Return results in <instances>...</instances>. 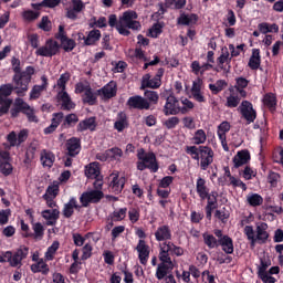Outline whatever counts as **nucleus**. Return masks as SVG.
Returning <instances> with one entry per match:
<instances>
[{
  "mask_svg": "<svg viewBox=\"0 0 283 283\" xmlns=\"http://www.w3.org/2000/svg\"><path fill=\"white\" fill-rule=\"evenodd\" d=\"M56 196H59V181H54L48 187L43 198H56Z\"/></svg>",
  "mask_w": 283,
  "mask_h": 283,
  "instance_id": "55",
  "label": "nucleus"
},
{
  "mask_svg": "<svg viewBox=\"0 0 283 283\" xmlns=\"http://www.w3.org/2000/svg\"><path fill=\"white\" fill-rule=\"evenodd\" d=\"M75 209H78V201H76V198H71L70 201L64 205V209H63L64 218H72Z\"/></svg>",
  "mask_w": 283,
  "mask_h": 283,
  "instance_id": "40",
  "label": "nucleus"
},
{
  "mask_svg": "<svg viewBox=\"0 0 283 283\" xmlns=\"http://www.w3.org/2000/svg\"><path fill=\"white\" fill-rule=\"evenodd\" d=\"M251 160V154L249 150H241L238 151L237 155L233 157L234 167H242V165H247Z\"/></svg>",
  "mask_w": 283,
  "mask_h": 283,
  "instance_id": "33",
  "label": "nucleus"
},
{
  "mask_svg": "<svg viewBox=\"0 0 283 283\" xmlns=\"http://www.w3.org/2000/svg\"><path fill=\"white\" fill-rule=\"evenodd\" d=\"M208 199V203L206 207V216L208 218V220H211V213L213 211V209H216L218 207V193L217 192H211L207 196Z\"/></svg>",
  "mask_w": 283,
  "mask_h": 283,
  "instance_id": "30",
  "label": "nucleus"
},
{
  "mask_svg": "<svg viewBox=\"0 0 283 283\" xmlns=\"http://www.w3.org/2000/svg\"><path fill=\"white\" fill-rule=\"evenodd\" d=\"M269 224L265 222L256 223V242L260 244H265L266 240H269Z\"/></svg>",
  "mask_w": 283,
  "mask_h": 283,
  "instance_id": "25",
  "label": "nucleus"
},
{
  "mask_svg": "<svg viewBox=\"0 0 283 283\" xmlns=\"http://www.w3.org/2000/svg\"><path fill=\"white\" fill-rule=\"evenodd\" d=\"M136 251L138 253V260L140 264L145 266L147 262H149V245L147 244V242H145V240L142 239L137 243Z\"/></svg>",
  "mask_w": 283,
  "mask_h": 283,
  "instance_id": "14",
  "label": "nucleus"
},
{
  "mask_svg": "<svg viewBox=\"0 0 283 283\" xmlns=\"http://www.w3.org/2000/svg\"><path fill=\"white\" fill-rule=\"evenodd\" d=\"M125 218H127V208L117 209L112 213V220L114 222H120Z\"/></svg>",
  "mask_w": 283,
  "mask_h": 283,
  "instance_id": "57",
  "label": "nucleus"
},
{
  "mask_svg": "<svg viewBox=\"0 0 283 283\" xmlns=\"http://www.w3.org/2000/svg\"><path fill=\"white\" fill-rule=\"evenodd\" d=\"M249 66L251 70H258L260 67V50L253 49L252 55L249 61Z\"/></svg>",
  "mask_w": 283,
  "mask_h": 283,
  "instance_id": "49",
  "label": "nucleus"
},
{
  "mask_svg": "<svg viewBox=\"0 0 283 283\" xmlns=\"http://www.w3.org/2000/svg\"><path fill=\"white\" fill-rule=\"evenodd\" d=\"M59 53V43L54 40H48L44 45L35 51L36 56L52 57Z\"/></svg>",
  "mask_w": 283,
  "mask_h": 283,
  "instance_id": "7",
  "label": "nucleus"
},
{
  "mask_svg": "<svg viewBox=\"0 0 283 283\" xmlns=\"http://www.w3.org/2000/svg\"><path fill=\"white\" fill-rule=\"evenodd\" d=\"M137 169L139 171H145V169H150L154 174L158 171V164L156 163V155L154 153H145V149L140 148L137 150Z\"/></svg>",
  "mask_w": 283,
  "mask_h": 283,
  "instance_id": "3",
  "label": "nucleus"
},
{
  "mask_svg": "<svg viewBox=\"0 0 283 283\" xmlns=\"http://www.w3.org/2000/svg\"><path fill=\"white\" fill-rule=\"evenodd\" d=\"M103 98H112L116 96V83L109 82L102 90L97 91Z\"/></svg>",
  "mask_w": 283,
  "mask_h": 283,
  "instance_id": "38",
  "label": "nucleus"
},
{
  "mask_svg": "<svg viewBox=\"0 0 283 283\" xmlns=\"http://www.w3.org/2000/svg\"><path fill=\"white\" fill-rule=\"evenodd\" d=\"M101 40V31L99 30H92L88 32L87 38L85 39L86 45H94L96 41Z\"/></svg>",
  "mask_w": 283,
  "mask_h": 283,
  "instance_id": "54",
  "label": "nucleus"
},
{
  "mask_svg": "<svg viewBox=\"0 0 283 283\" xmlns=\"http://www.w3.org/2000/svg\"><path fill=\"white\" fill-rule=\"evenodd\" d=\"M212 67H213V64H210V63L200 64L199 61H192L190 64V70L192 74H195L196 76H202L205 72H209V70H211Z\"/></svg>",
  "mask_w": 283,
  "mask_h": 283,
  "instance_id": "26",
  "label": "nucleus"
},
{
  "mask_svg": "<svg viewBox=\"0 0 283 283\" xmlns=\"http://www.w3.org/2000/svg\"><path fill=\"white\" fill-rule=\"evenodd\" d=\"M40 160H41L43 167L50 168L54 165L56 157L54 156V153L44 149L40 154Z\"/></svg>",
  "mask_w": 283,
  "mask_h": 283,
  "instance_id": "34",
  "label": "nucleus"
},
{
  "mask_svg": "<svg viewBox=\"0 0 283 283\" xmlns=\"http://www.w3.org/2000/svg\"><path fill=\"white\" fill-rule=\"evenodd\" d=\"M48 90V80L43 77V84L42 85H34L33 88L30 92V99L36 101Z\"/></svg>",
  "mask_w": 283,
  "mask_h": 283,
  "instance_id": "39",
  "label": "nucleus"
},
{
  "mask_svg": "<svg viewBox=\"0 0 283 283\" xmlns=\"http://www.w3.org/2000/svg\"><path fill=\"white\" fill-rule=\"evenodd\" d=\"M186 154H188L189 156H191V158L193 160H200V146L196 147V146H188L186 148Z\"/></svg>",
  "mask_w": 283,
  "mask_h": 283,
  "instance_id": "59",
  "label": "nucleus"
},
{
  "mask_svg": "<svg viewBox=\"0 0 283 283\" xmlns=\"http://www.w3.org/2000/svg\"><path fill=\"white\" fill-rule=\"evenodd\" d=\"M14 107H17L19 111H21L23 114H25L30 120V123H38L39 119L36 118V115H34V108L29 106L23 98H15L14 101Z\"/></svg>",
  "mask_w": 283,
  "mask_h": 283,
  "instance_id": "10",
  "label": "nucleus"
},
{
  "mask_svg": "<svg viewBox=\"0 0 283 283\" xmlns=\"http://www.w3.org/2000/svg\"><path fill=\"white\" fill-rule=\"evenodd\" d=\"M61 120H63V113H55L53 115L51 125L44 128V134H52V132H55L56 127L61 125Z\"/></svg>",
  "mask_w": 283,
  "mask_h": 283,
  "instance_id": "43",
  "label": "nucleus"
},
{
  "mask_svg": "<svg viewBox=\"0 0 283 283\" xmlns=\"http://www.w3.org/2000/svg\"><path fill=\"white\" fill-rule=\"evenodd\" d=\"M33 231H34V238L36 240H41V238H43V224H41L40 222L33 223Z\"/></svg>",
  "mask_w": 283,
  "mask_h": 283,
  "instance_id": "63",
  "label": "nucleus"
},
{
  "mask_svg": "<svg viewBox=\"0 0 283 283\" xmlns=\"http://www.w3.org/2000/svg\"><path fill=\"white\" fill-rule=\"evenodd\" d=\"M263 104L269 107V109H273L277 105V98L275 94L268 93L263 96Z\"/></svg>",
  "mask_w": 283,
  "mask_h": 283,
  "instance_id": "51",
  "label": "nucleus"
},
{
  "mask_svg": "<svg viewBox=\"0 0 283 283\" xmlns=\"http://www.w3.org/2000/svg\"><path fill=\"white\" fill-rule=\"evenodd\" d=\"M10 94H12V86L10 84L0 87V116L8 114L10 111V106L12 105V101L8 98Z\"/></svg>",
  "mask_w": 283,
  "mask_h": 283,
  "instance_id": "5",
  "label": "nucleus"
},
{
  "mask_svg": "<svg viewBox=\"0 0 283 283\" xmlns=\"http://www.w3.org/2000/svg\"><path fill=\"white\" fill-rule=\"evenodd\" d=\"M169 269L174 268H169V265H167L166 263H159L156 270L157 280H165V277L167 276V271H169Z\"/></svg>",
  "mask_w": 283,
  "mask_h": 283,
  "instance_id": "56",
  "label": "nucleus"
},
{
  "mask_svg": "<svg viewBox=\"0 0 283 283\" xmlns=\"http://www.w3.org/2000/svg\"><path fill=\"white\" fill-rule=\"evenodd\" d=\"M30 76L15 74L13 76L14 90L18 96H25L28 85H30Z\"/></svg>",
  "mask_w": 283,
  "mask_h": 283,
  "instance_id": "9",
  "label": "nucleus"
},
{
  "mask_svg": "<svg viewBox=\"0 0 283 283\" xmlns=\"http://www.w3.org/2000/svg\"><path fill=\"white\" fill-rule=\"evenodd\" d=\"M224 87H227V81L224 80H219L214 84H209V90L212 94H220Z\"/></svg>",
  "mask_w": 283,
  "mask_h": 283,
  "instance_id": "52",
  "label": "nucleus"
},
{
  "mask_svg": "<svg viewBox=\"0 0 283 283\" xmlns=\"http://www.w3.org/2000/svg\"><path fill=\"white\" fill-rule=\"evenodd\" d=\"M46 260L40 259L31 265L32 273H42V275H48L50 273V265H48Z\"/></svg>",
  "mask_w": 283,
  "mask_h": 283,
  "instance_id": "31",
  "label": "nucleus"
},
{
  "mask_svg": "<svg viewBox=\"0 0 283 283\" xmlns=\"http://www.w3.org/2000/svg\"><path fill=\"white\" fill-rule=\"evenodd\" d=\"M244 233H245L248 240H250V242H252V244H255V242H256V233H255V230H253V227L245 226Z\"/></svg>",
  "mask_w": 283,
  "mask_h": 283,
  "instance_id": "61",
  "label": "nucleus"
},
{
  "mask_svg": "<svg viewBox=\"0 0 283 283\" xmlns=\"http://www.w3.org/2000/svg\"><path fill=\"white\" fill-rule=\"evenodd\" d=\"M178 23L180 25H196V23H198V15L193 13L191 14L182 13L178 19Z\"/></svg>",
  "mask_w": 283,
  "mask_h": 283,
  "instance_id": "44",
  "label": "nucleus"
},
{
  "mask_svg": "<svg viewBox=\"0 0 283 283\" xmlns=\"http://www.w3.org/2000/svg\"><path fill=\"white\" fill-rule=\"evenodd\" d=\"M245 200L250 207H260L262 202H264V199L262 196L255 193V192H250L247 195Z\"/></svg>",
  "mask_w": 283,
  "mask_h": 283,
  "instance_id": "46",
  "label": "nucleus"
},
{
  "mask_svg": "<svg viewBox=\"0 0 283 283\" xmlns=\"http://www.w3.org/2000/svg\"><path fill=\"white\" fill-rule=\"evenodd\" d=\"M127 127H129V122L127 120V114L123 112L118 113L114 123V129L120 133V132H125Z\"/></svg>",
  "mask_w": 283,
  "mask_h": 283,
  "instance_id": "29",
  "label": "nucleus"
},
{
  "mask_svg": "<svg viewBox=\"0 0 283 283\" xmlns=\"http://www.w3.org/2000/svg\"><path fill=\"white\" fill-rule=\"evenodd\" d=\"M59 209L43 210L41 212L42 218L45 220L48 227H54L60 216Z\"/></svg>",
  "mask_w": 283,
  "mask_h": 283,
  "instance_id": "24",
  "label": "nucleus"
},
{
  "mask_svg": "<svg viewBox=\"0 0 283 283\" xmlns=\"http://www.w3.org/2000/svg\"><path fill=\"white\" fill-rule=\"evenodd\" d=\"M224 184L228 187H240L242 188L243 191H247V184H243L242 180H240V178H235L231 175V171H229V169L226 170L224 175Z\"/></svg>",
  "mask_w": 283,
  "mask_h": 283,
  "instance_id": "22",
  "label": "nucleus"
},
{
  "mask_svg": "<svg viewBox=\"0 0 283 283\" xmlns=\"http://www.w3.org/2000/svg\"><path fill=\"white\" fill-rule=\"evenodd\" d=\"M103 198V191L101 190H91L83 192L80 202H82V207H87L90 202H98Z\"/></svg>",
  "mask_w": 283,
  "mask_h": 283,
  "instance_id": "13",
  "label": "nucleus"
},
{
  "mask_svg": "<svg viewBox=\"0 0 283 283\" xmlns=\"http://www.w3.org/2000/svg\"><path fill=\"white\" fill-rule=\"evenodd\" d=\"M258 30L259 32H261V34H269V33H277L280 32V27H277V24L275 23H269V22H262L259 23L258 25Z\"/></svg>",
  "mask_w": 283,
  "mask_h": 283,
  "instance_id": "41",
  "label": "nucleus"
},
{
  "mask_svg": "<svg viewBox=\"0 0 283 283\" xmlns=\"http://www.w3.org/2000/svg\"><path fill=\"white\" fill-rule=\"evenodd\" d=\"M138 19V13L136 11L128 10L123 13L119 18V22L116 24V30L122 34V36H129L130 32L128 30H140V22L136 21ZM128 28V30H127Z\"/></svg>",
  "mask_w": 283,
  "mask_h": 283,
  "instance_id": "1",
  "label": "nucleus"
},
{
  "mask_svg": "<svg viewBox=\"0 0 283 283\" xmlns=\"http://www.w3.org/2000/svg\"><path fill=\"white\" fill-rule=\"evenodd\" d=\"M56 251H59V241H54L46 250L44 254V259L46 262H52L54 260V255H56Z\"/></svg>",
  "mask_w": 283,
  "mask_h": 283,
  "instance_id": "47",
  "label": "nucleus"
},
{
  "mask_svg": "<svg viewBox=\"0 0 283 283\" xmlns=\"http://www.w3.org/2000/svg\"><path fill=\"white\" fill-rule=\"evenodd\" d=\"M159 260L161 264H167L169 265L170 269H174V262H171V256L169 255H182L185 253V250L180 247H176L174 242H163L159 245Z\"/></svg>",
  "mask_w": 283,
  "mask_h": 283,
  "instance_id": "2",
  "label": "nucleus"
},
{
  "mask_svg": "<svg viewBox=\"0 0 283 283\" xmlns=\"http://www.w3.org/2000/svg\"><path fill=\"white\" fill-rule=\"evenodd\" d=\"M196 191L201 200H207L209 196V188H207V180L199 177L196 182Z\"/></svg>",
  "mask_w": 283,
  "mask_h": 283,
  "instance_id": "32",
  "label": "nucleus"
},
{
  "mask_svg": "<svg viewBox=\"0 0 283 283\" xmlns=\"http://www.w3.org/2000/svg\"><path fill=\"white\" fill-rule=\"evenodd\" d=\"M7 140L11 147H19V145H21V143H25V140H28V130L23 129L18 135H17V133L11 132L7 136Z\"/></svg>",
  "mask_w": 283,
  "mask_h": 283,
  "instance_id": "17",
  "label": "nucleus"
},
{
  "mask_svg": "<svg viewBox=\"0 0 283 283\" xmlns=\"http://www.w3.org/2000/svg\"><path fill=\"white\" fill-rule=\"evenodd\" d=\"M166 6L168 8L180 10V8H185V6H187V0H166Z\"/></svg>",
  "mask_w": 283,
  "mask_h": 283,
  "instance_id": "60",
  "label": "nucleus"
},
{
  "mask_svg": "<svg viewBox=\"0 0 283 283\" xmlns=\"http://www.w3.org/2000/svg\"><path fill=\"white\" fill-rule=\"evenodd\" d=\"M75 94H82L83 103H87V105H96V97L98 93L92 90L90 83L80 82L75 85Z\"/></svg>",
  "mask_w": 283,
  "mask_h": 283,
  "instance_id": "4",
  "label": "nucleus"
},
{
  "mask_svg": "<svg viewBox=\"0 0 283 283\" xmlns=\"http://www.w3.org/2000/svg\"><path fill=\"white\" fill-rule=\"evenodd\" d=\"M199 160L202 171H207L209 165L213 163V149L209 146H200Z\"/></svg>",
  "mask_w": 283,
  "mask_h": 283,
  "instance_id": "8",
  "label": "nucleus"
},
{
  "mask_svg": "<svg viewBox=\"0 0 283 283\" xmlns=\"http://www.w3.org/2000/svg\"><path fill=\"white\" fill-rule=\"evenodd\" d=\"M94 132L96 129V118L90 117L78 123L77 132Z\"/></svg>",
  "mask_w": 283,
  "mask_h": 283,
  "instance_id": "35",
  "label": "nucleus"
},
{
  "mask_svg": "<svg viewBox=\"0 0 283 283\" xmlns=\"http://www.w3.org/2000/svg\"><path fill=\"white\" fill-rule=\"evenodd\" d=\"M157 242H171V229L169 226H160L155 231Z\"/></svg>",
  "mask_w": 283,
  "mask_h": 283,
  "instance_id": "23",
  "label": "nucleus"
},
{
  "mask_svg": "<svg viewBox=\"0 0 283 283\" xmlns=\"http://www.w3.org/2000/svg\"><path fill=\"white\" fill-rule=\"evenodd\" d=\"M85 176L86 178L96 180L94 182L95 189H101V187H103V178L101 177V167H98V163H91L88 166H86Z\"/></svg>",
  "mask_w": 283,
  "mask_h": 283,
  "instance_id": "6",
  "label": "nucleus"
},
{
  "mask_svg": "<svg viewBox=\"0 0 283 283\" xmlns=\"http://www.w3.org/2000/svg\"><path fill=\"white\" fill-rule=\"evenodd\" d=\"M61 41V45L63 48V50H65V52H72V50H74V48H76V42L72 39L63 38Z\"/></svg>",
  "mask_w": 283,
  "mask_h": 283,
  "instance_id": "58",
  "label": "nucleus"
},
{
  "mask_svg": "<svg viewBox=\"0 0 283 283\" xmlns=\"http://www.w3.org/2000/svg\"><path fill=\"white\" fill-rule=\"evenodd\" d=\"M66 149L69 151V156L78 155L81 151V142L76 137L69 139L66 143Z\"/></svg>",
  "mask_w": 283,
  "mask_h": 283,
  "instance_id": "37",
  "label": "nucleus"
},
{
  "mask_svg": "<svg viewBox=\"0 0 283 283\" xmlns=\"http://www.w3.org/2000/svg\"><path fill=\"white\" fill-rule=\"evenodd\" d=\"M0 171L3 176L12 174V164H10V154L8 151L0 153Z\"/></svg>",
  "mask_w": 283,
  "mask_h": 283,
  "instance_id": "21",
  "label": "nucleus"
},
{
  "mask_svg": "<svg viewBox=\"0 0 283 283\" xmlns=\"http://www.w3.org/2000/svg\"><path fill=\"white\" fill-rule=\"evenodd\" d=\"M259 276L262 280V282H264V283H274L275 282V277L269 275V273H266L262 269L259 271Z\"/></svg>",
  "mask_w": 283,
  "mask_h": 283,
  "instance_id": "64",
  "label": "nucleus"
},
{
  "mask_svg": "<svg viewBox=\"0 0 283 283\" xmlns=\"http://www.w3.org/2000/svg\"><path fill=\"white\" fill-rule=\"evenodd\" d=\"M219 244L222 247V251H224V253H233V240L229 235H223L219 239Z\"/></svg>",
  "mask_w": 283,
  "mask_h": 283,
  "instance_id": "45",
  "label": "nucleus"
},
{
  "mask_svg": "<svg viewBox=\"0 0 283 283\" xmlns=\"http://www.w3.org/2000/svg\"><path fill=\"white\" fill-rule=\"evenodd\" d=\"M231 53H229V49L227 46H223L221 49V54L220 56L217 59V63L219 65V67H224V63L227 65H229V63H231Z\"/></svg>",
  "mask_w": 283,
  "mask_h": 283,
  "instance_id": "42",
  "label": "nucleus"
},
{
  "mask_svg": "<svg viewBox=\"0 0 283 283\" xmlns=\"http://www.w3.org/2000/svg\"><path fill=\"white\" fill-rule=\"evenodd\" d=\"M230 94L226 97V107H230L231 109L238 107L240 105V94L235 92L233 87L229 88Z\"/></svg>",
  "mask_w": 283,
  "mask_h": 283,
  "instance_id": "28",
  "label": "nucleus"
},
{
  "mask_svg": "<svg viewBox=\"0 0 283 283\" xmlns=\"http://www.w3.org/2000/svg\"><path fill=\"white\" fill-rule=\"evenodd\" d=\"M182 112V107L180 106V102L176 99L174 96H169L164 106V113L166 116H176V114H180Z\"/></svg>",
  "mask_w": 283,
  "mask_h": 283,
  "instance_id": "11",
  "label": "nucleus"
},
{
  "mask_svg": "<svg viewBox=\"0 0 283 283\" xmlns=\"http://www.w3.org/2000/svg\"><path fill=\"white\" fill-rule=\"evenodd\" d=\"M249 85V80L244 78V77H238L237 78V85L234 86L237 92L241 95V96H247V91H244V87H248Z\"/></svg>",
  "mask_w": 283,
  "mask_h": 283,
  "instance_id": "50",
  "label": "nucleus"
},
{
  "mask_svg": "<svg viewBox=\"0 0 283 283\" xmlns=\"http://www.w3.org/2000/svg\"><path fill=\"white\" fill-rule=\"evenodd\" d=\"M239 112L248 120V123H253L255 120V109H253V104L249 101H243L239 107Z\"/></svg>",
  "mask_w": 283,
  "mask_h": 283,
  "instance_id": "16",
  "label": "nucleus"
},
{
  "mask_svg": "<svg viewBox=\"0 0 283 283\" xmlns=\"http://www.w3.org/2000/svg\"><path fill=\"white\" fill-rule=\"evenodd\" d=\"M231 129V124L229 122H222L217 129V136L223 147L224 151H229V145L227 144V134Z\"/></svg>",
  "mask_w": 283,
  "mask_h": 283,
  "instance_id": "15",
  "label": "nucleus"
},
{
  "mask_svg": "<svg viewBox=\"0 0 283 283\" xmlns=\"http://www.w3.org/2000/svg\"><path fill=\"white\" fill-rule=\"evenodd\" d=\"M67 81H70V73H64L60 76L55 85V90H57V94L59 92H65V85H67Z\"/></svg>",
  "mask_w": 283,
  "mask_h": 283,
  "instance_id": "53",
  "label": "nucleus"
},
{
  "mask_svg": "<svg viewBox=\"0 0 283 283\" xmlns=\"http://www.w3.org/2000/svg\"><path fill=\"white\" fill-rule=\"evenodd\" d=\"M57 98L59 101H61L63 109H74V107H76V105L74 104V102H72V98L65 91H59Z\"/></svg>",
  "mask_w": 283,
  "mask_h": 283,
  "instance_id": "36",
  "label": "nucleus"
},
{
  "mask_svg": "<svg viewBox=\"0 0 283 283\" xmlns=\"http://www.w3.org/2000/svg\"><path fill=\"white\" fill-rule=\"evenodd\" d=\"M85 9V3L81 0H72V8L66 9L67 19H72V21H76L78 17V12Z\"/></svg>",
  "mask_w": 283,
  "mask_h": 283,
  "instance_id": "20",
  "label": "nucleus"
},
{
  "mask_svg": "<svg viewBox=\"0 0 283 283\" xmlns=\"http://www.w3.org/2000/svg\"><path fill=\"white\" fill-rule=\"evenodd\" d=\"M192 143L195 145H205V143H207V133H205L203 129L196 130L192 137Z\"/></svg>",
  "mask_w": 283,
  "mask_h": 283,
  "instance_id": "48",
  "label": "nucleus"
},
{
  "mask_svg": "<svg viewBox=\"0 0 283 283\" xmlns=\"http://www.w3.org/2000/svg\"><path fill=\"white\" fill-rule=\"evenodd\" d=\"M109 187L113 193H120V191H123V187H125V177H120L117 172H113L109 176Z\"/></svg>",
  "mask_w": 283,
  "mask_h": 283,
  "instance_id": "18",
  "label": "nucleus"
},
{
  "mask_svg": "<svg viewBox=\"0 0 283 283\" xmlns=\"http://www.w3.org/2000/svg\"><path fill=\"white\" fill-rule=\"evenodd\" d=\"M163 85V81L159 78H151V75L145 74L142 78V90L149 87L150 90H158Z\"/></svg>",
  "mask_w": 283,
  "mask_h": 283,
  "instance_id": "27",
  "label": "nucleus"
},
{
  "mask_svg": "<svg viewBox=\"0 0 283 283\" xmlns=\"http://www.w3.org/2000/svg\"><path fill=\"white\" fill-rule=\"evenodd\" d=\"M180 123L178 117H169L164 122V125L167 129H176V126Z\"/></svg>",
  "mask_w": 283,
  "mask_h": 283,
  "instance_id": "62",
  "label": "nucleus"
},
{
  "mask_svg": "<svg viewBox=\"0 0 283 283\" xmlns=\"http://www.w3.org/2000/svg\"><path fill=\"white\" fill-rule=\"evenodd\" d=\"M127 103L129 107H133L134 109H149L150 107L149 101L139 95L129 97Z\"/></svg>",
  "mask_w": 283,
  "mask_h": 283,
  "instance_id": "19",
  "label": "nucleus"
},
{
  "mask_svg": "<svg viewBox=\"0 0 283 283\" xmlns=\"http://www.w3.org/2000/svg\"><path fill=\"white\" fill-rule=\"evenodd\" d=\"M28 253H30V250L25 247H20L14 254L11 252V258L9 259L10 266L17 268L21 266V262L28 258Z\"/></svg>",
  "mask_w": 283,
  "mask_h": 283,
  "instance_id": "12",
  "label": "nucleus"
}]
</instances>
